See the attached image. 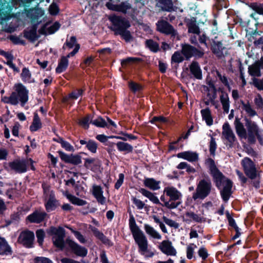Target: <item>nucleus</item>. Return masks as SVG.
Returning a JSON list of instances; mask_svg holds the SVG:
<instances>
[{
  "instance_id": "18",
  "label": "nucleus",
  "mask_w": 263,
  "mask_h": 263,
  "mask_svg": "<svg viewBox=\"0 0 263 263\" xmlns=\"http://www.w3.org/2000/svg\"><path fill=\"white\" fill-rule=\"evenodd\" d=\"M155 2L162 11L172 12L177 10V7L174 5L173 0H155Z\"/></svg>"
},
{
  "instance_id": "37",
  "label": "nucleus",
  "mask_w": 263,
  "mask_h": 263,
  "mask_svg": "<svg viewBox=\"0 0 263 263\" xmlns=\"http://www.w3.org/2000/svg\"><path fill=\"white\" fill-rule=\"evenodd\" d=\"M202 119L204 120L208 126H211L213 123V119L211 115V111L209 108L207 107L201 110Z\"/></svg>"
},
{
  "instance_id": "42",
  "label": "nucleus",
  "mask_w": 263,
  "mask_h": 263,
  "mask_svg": "<svg viewBox=\"0 0 263 263\" xmlns=\"http://www.w3.org/2000/svg\"><path fill=\"white\" fill-rule=\"evenodd\" d=\"M65 196L74 205H79V206H83L86 204L87 202L85 200H84L82 199H80L76 196L66 193L65 194Z\"/></svg>"
},
{
  "instance_id": "15",
  "label": "nucleus",
  "mask_w": 263,
  "mask_h": 263,
  "mask_svg": "<svg viewBox=\"0 0 263 263\" xmlns=\"http://www.w3.org/2000/svg\"><path fill=\"white\" fill-rule=\"evenodd\" d=\"M158 31L166 35H171L175 36L176 34V31L173 26L166 21L161 20L158 21L157 24Z\"/></svg>"
},
{
  "instance_id": "20",
  "label": "nucleus",
  "mask_w": 263,
  "mask_h": 263,
  "mask_svg": "<svg viewBox=\"0 0 263 263\" xmlns=\"http://www.w3.org/2000/svg\"><path fill=\"white\" fill-rule=\"evenodd\" d=\"M159 249L167 255L175 256L177 253L176 249L172 246V242L168 240L162 241L161 245L159 246Z\"/></svg>"
},
{
  "instance_id": "58",
  "label": "nucleus",
  "mask_w": 263,
  "mask_h": 263,
  "mask_svg": "<svg viewBox=\"0 0 263 263\" xmlns=\"http://www.w3.org/2000/svg\"><path fill=\"white\" fill-rule=\"evenodd\" d=\"M36 236L37 238V242L40 246H42L44 239L45 237V233L43 229H39L36 231Z\"/></svg>"
},
{
  "instance_id": "28",
  "label": "nucleus",
  "mask_w": 263,
  "mask_h": 263,
  "mask_svg": "<svg viewBox=\"0 0 263 263\" xmlns=\"http://www.w3.org/2000/svg\"><path fill=\"white\" fill-rule=\"evenodd\" d=\"M79 142L81 145H85V148L91 153L95 154L97 153L98 144L95 140L90 139L88 141L81 139Z\"/></svg>"
},
{
  "instance_id": "40",
  "label": "nucleus",
  "mask_w": 263,
  "mask_h": 263,
  "mask_svg": "<svg viewBox=\"0 0 263 263\" xmlns=\"http://www.w3.org/2000/svg\"><path fill=\"white\" fill-rule=\"evenodd\" d=\"M47 233L49 235H55L57 237H59L61 235H65V230L62 227L56 228L55 227L51 226L47 230Z\"/></svg>"
},
{
  "instance_id": "38",
  "label": "nucleus",
  "mask_w": 263,
  "mask_h": 263,
  "mask_svg": "<svg viewBox=\"0 0 263 263\" xmlns=\"http://www.w3.org/2000/svg\"><path fill=\"white\" fill-rule=\"evenodd\" d=\"M160 181H157L153 178H147L145 179V180H144V185L146 187L153 191L157 190L160 189Z\"/></svg>"
},
{
  "instance_id": "50",
  "label": "nucleus",
  "mask_w": 263,
  "mask_h": 263,
  "mask_svg": "<svg viewBox=\"0 0 263 263\" xmlns=\"http://www.w3.org/2000/svg\"><path fill=\"white\" fill-rule=\"evenodd\" d=\"M168 122V119L163 116H154L149 121V122L151 124H155L159 128H160V126L157 123V122H160L161 123H166Z\"/></svg>"
},
{
  "instance_id": "51",
  "label": "nucleus",
  "mask_w": 263,
  "mask_h": 263,
  "mask_svg": "<svg viewBox=\"0 0 263 263\" xmlns=\"http://www.w3.org/2000/svg\"><path fill=\"white\" fill-rule=\"evenodd\" d=\"M28 159L21 161L17 159V173H25L27 170Z\"/></svg>"
},
{
  "instance_id": "61",
  "label": "nucleus",
  "mask_w": 263,
  "mask_h": 263,
  "mask_svg": "<svg viewBox=\"0 0 263 263\" xmlns=\"http://www.w3.org/2000/svg\"><path fill=\"white\" fill-rule=\"evenodd\" d=\"M130 8L131 6L129 4L122 2L120 4L117 5V11L125 13L127 10Z\"/></svg>"
},
{
  "instance_id": "55",
  "label": "nucleus",
  "mask_w": 263,
  "mask_h": 263,
  "mask_svg": "<svg viewBox=\"0 0 263 263\" xmlns=\"http://www.w3.org/2000/svg\"><path fill=\"white\" fill-rule=\"evenodd\" d=\"M181 54L182 53H181V51H175L171 58L172 63L174 62L178 64L184 61L185 58H184L181 55Z\"/></svg>"
},
{
  "instance_id": "23",
  "label": "nucleus",
  "mask_w": 263,
  "mask_h": 263,
  "mask_svg": "<svg viewBox=\"0 0 263 263\" xmlns=\"http://www.w3.org/2000/svg\"><path fill=\"white\" fill-rule=\"evenodd\" d=\"M92 194L95 197L98 203L102 205L106 203V198L103 196V191L100 185H93L92 186Z\"/></svg>"
},
{
  "instance_id": "21",
  "label": "nucleus",
  "mask_w": 263,
  "mask_h": 263,
  "mask_svg": "<svg viewBox=\"0 0 263 263\" xmlns=\"http://www.w3.org/2000/svg\"><path fill=\"white\" fill-rule=\"evenodd\" d=\"M184 22L186 24L189 33H192L197 35L200 34V28L198 25L196 24V18L194 17L191 18L185 17Z\"/></svg>"
},
{
  "instance_id": "49",
  "label": "nucleus",
  "mask_w": 263,
  "mask_h": 263,
  "mask_svg": "<svg viewBox=\"0 0 263 263\" xmlns=\"http://www.w3.org/2000/svg\"><path fill=\"white\" fill-rule=\"evenodd\" d=\"M24 36L31 42L36 40L39 36L37 34V32L33 31L32 30H24Z\"/></svg>"
},
{
  "instance_id": "27",
  "label": "nucleus",
  "mask_w": 263,
  "mask_h": 263,
  "mask_svg": "<svg viewBox=\"0 0 263 263\" xmlns=\"http://www.w3.org/2000/svg\"><path fill=\"white\" fill-rule=\"evenodd\" d=\"M190 71L192 74L198 80L202 78V70L199 63L197 61H193L189 66Z\"/></svg>"
},
{
  "instance_id": "6",
  "label": "nucleus",
  "mask_w": 263,
  "mask_h": 263,
  "mask_svg": "<svg viewBox=\"0 0 263 263\" xmlns=\"http://www.w3.org/2000/svg\"><path fill=\"white\" fill-rule=\"evenodd\" d=\"M30 3L28 5L25 6L21 2L17 4L18 7H23L24 9L22 12L17 11V23L20 21V17L27 18L30 20L31 23L37 22L44 14V11L41 8H28L30 6Z\"/></svg>"
},
{
  "instance_id": "8",
  "label": "nucleus",
  "mask_w": 263,
  "mask_h": 263,
  "mask_svg": "<svg viewBox=\"0 0 263 263\" xmlns=\"http://www.w3.org/2000/svg\"><path fill=\"white\" fill-rule=\"evenodd\" d=\"M212 188L211 181L208 179H201L197 185L196 192L193 194V198L194 200L199 198L204 199L210 194Z\"/></svg>"
},
{
  "instance_id": "9",
  "label": "nucleus",
  "mask_w": 263,
  "mask_h": 263,
  "mask_svg": "<svg viewBox=\"0 0 263 263\" xmlns=\"http://www.w3.org/2000/svg\"><path fill=\"white\" fill-rule=\"evenodd\" d=\"M181 53L186 60H189L192 57H194L196 59H200L204 54L203 50H199L189 44H181Z\"/></svg>"
},
{
  "instance_id": "31",
  "label": "nucleus",
  "mask_w": 263,
  "mask_h": 263,
  "mask_svg": "<svg viewBox=\"0 0 263 263\" xmlns=\"http://www.w3.org/2000/svg\"><path fill=\"white\" fill-rule=\"evenodd\" d=\"M12 250L4 238L0 237V255H11Z\"/></svg>"
},
{
  "instance_id": "17",
  "label": "nucleus",
  "mask_w": 263,
  "mask_h": 263,
  "mask_svg": "<svg viewBox=\"0 0 263 263\" xmlns=\"http://www.w3.org/2000/svg\"><path fill=\"white\" fill-rule=\"evenodd\" d=\"M29 99V90L22 83H17V103L24 107Z\"/></svg>"
},
{
  "instance_id": "63",
  "label": "nucleus",
  "mask_w": 263,
  "mask_h": 263,
  "mask_svg": "<svg viewBox=\"0 0 263 263\" xmlns=\"http://www.w3.org/2000/svg\"><path fill=\"white\" fill-rule=\"evenodd\" d=\"M252 84L255 87H256L258 90L263 91V77L261 79L253 78L252 79Z\"/></svg>"
},
{
  "instance_id": "47",
  "label": "nucleus",
  "mask_w": 263,
  "mask_h": 263,
  "mask_svg": "<svg viewBox=\"0 0 263 263\" xmlns=\"http://www.w3.org/2000/svg\"><path fill=\"white\" fill-rule=\"evenodd\" d=\"M145 45L151 51L154 53L157 52L160 50L159 44L152 39L147 40L145 42Z\"/></svg>"
},
{
  "instance_id": "45",
  "label": "nucleus",
  "mask_w": 263,
  "mask_h": 263,
  "mask_svg": "<svg viewBox=\"0 0 263 263\" xmlns=\"http://www.w3.org/2000/svg\"><path fill=\"white\" fill-rule=\"evenodd\" d=\"M144 227L146 233L154 238L158 239L161 238L160 234L149 224H145Z\"/></svg>"
},
{
  "instance_id": "30",
  "label": "nucleus",
  "mask_w": 263,
  "mask_h": 263,
  "mask_svg": "<svg viewBox=\"0 0 263 263\" xmlns=\"http://www.w3.org/2000/svg\"><path fill=\"white\" fill-rule=\"evenodd\" d=\"M139 192L144 196L148 198L149 200L154 203L159 204L163 206V203L160 202L158 197L155 196L156 193H152L144 188H140L139 190Z\"/></svg>"
},
{
  "instance_id": "12",
  "label": "nucleus",
  "mask_w": 263,
  "mask_h": 263,
  "mask_svg": "<svg viewBox=\"0 0 263 263\" xmlns=\"http://www.w3.org/2000/svg\"><path fill=\"white\" fill-rule=\"evenodd\" d=\"M34 240V233L30 230H26L20 233L17 239V242L22 243L27 248H31L33 247Z\"/></svg>"
},
{
  "instance_id": "64",
  "label": "nucleus",
  "mask_w": 263,
  "mask_h": 263,
  "mask_svg": "<svg viewBox=\"0 0 263 263\" xmlns=\"http://www.w3.org/2000/svg\"><path fill=\"white\" fill-rule=\"evenodd\" d=\"M34 263H53L49 258L43 256H37L34 258Z\"/></svg>"
},
{
  "instance_id": "54",
  "label": "nucleus",
  "mask_w": 263,
  "mask_h": 263,
  "mask_svg": "<svg viewBox=\"0 0 263 263\" xmlns=\"http://www.w3.org/2000/svg\"><path fill=\"white\" fill-rule=\"evenodd\" d=\"M143 60L141 58L136 57H128L126 59H123L121 61V64L123 67L126 66L127 65L133 63L142 62Z\"/></svg>"
},
{
  "instance_id": "13",
  "label": "nucleus",
  "mask_w": 263,
  "mask_h": 263,
  "mask_svg": "<svg viewBox=\"0 0 263 263\" xmlns=\"http://www.w3.org/2000/svg\"><path fill=\"white\" fill-rule=\"evenodd\" d=\"M261 69H263V56L249 66L248 72L250 76L257 78L261 76Z\"/></svg>"
},
{
  "instance_id": "5",
  "label": "nucleus",
  "mask_w": 263,
  "mask_h": 263,
  "mask_svg": "<svg viewBox=\"0 0 263 263\" xmlns=\"http://www.w3.org/2000/svg\"><path fill=\"white\" fill-rule=\"evenodd\" d=\"M181 193L176 187L167 186L164 189L160 200L163 202V206L168 209H174L181 203L178 200L181 199Z\"/></svg>"
},
{
  "instance_id": "29",
  "label": "nucleus",
  "mask_w": 263,
  "mask_h": 263,
  "mask_svg": "<svg viewBox=\"0 0 263 263\" xmlns=\"http://www.w3.org/2000/svg\"><path fill=\"white\" fill-rule=\"evenodd\" d=\"M85 89H76L73 91H72L67 96H65L62 99V102L63 103H67L70 99L77 100L79 97H81L83 95Z\"/></svg>"
},
{
  "instance_id": "52",
  "label": "nucleus",
  "mask_w": 263,
  "mask_h": 263,
  "mask_svg": "<svg viewBox=\"0 0 263 263\" xmlns=\"http://www.w3.org/2000/svg\"><path fill=\"white\" fill-rule=\"evenodd\" d=\"M64 237L65 235L56 237L54 240H53L54 246L60 249L61 250H63L65 248V241L64 240Z\"/></svg>"
},
{
  "instance_id": "16",
  "label": "nucleus",
  "mask_w": 263,
  "mask_h": 263,
  "mask_svg": "<svg viewBox=\"0 0 263 263\" xmlns=\"http://www.w3.org/2000/svg\"><path fill=\"white\" fill-rule=\"evenodd\" d=\"M47 216V214L45 212L35 210L27 216L26 220L30 223L39 224L44 221Z\"/></svg>"
},
{
  "instance_id": "44",
  "label": "nucleus",
  "mask_w": 263,
  "mask_h": 263,
  "mask_svg": "<svg viewBox=\"0 0 263 263\" xmlns=\"http://www.w3.org/2000/svg\"><path fill=\"white\" fill-rule=\"evenodd\" d=\"M247 5L255 11L254 13L263 15V4L257 2L248 3Z\"/></svg>"
},
{
  "instance_id": "10",
  "label": "nucleus",
  "mask_w": 263,
  "mask_h": 263,
  "mask_svg": "<svg viewBox=\"0 0 263 263\" xmlns=\"http://www.w3.org/2000/svg\"><path fill=\"white\" fill-rule=\"evenodd\" d=\"M136 242L138 244L139 249L142 252L147 251V240L138 226L130 228Z\"/></svg>"
},
{
  "instance_id": "46",
  "label": "nucleus",
  "mask_w": 263,
  "mask_h": 263,
  "mask_svg": "<svg viewBox=\"0 0 263 263\" xmlns=\"http://www.w3.org/2000/svg\"><path fill=\"white\" fill-rule=\"evenodd\" d=\"M93 115L90 114L86 115L79 122V124L82 126L85 129H88L89 128V123L92 120Z\"/></svg>"
},
{
  "instance_id": "39",
  "label": "nucleus",
  "mask_w": 263,
  "mask_h": 263,
  "mask_svg": "<svg viewBox=\"0 0 263 263\" xmlns=\"http://www.w3.org/2000/svg\"><path fill=\"white\" fill-rule=\"evenodd\" d=\"M14 91L12 92L9 97H3L2 98V101L5 103L16 105V83L13 86Z\"/></svg>"
},
{
  "instance_id": "36",
  "label": "nucleus",
  "mask_w": 263,
  "mask_h": 263,
  "mask_svg": "<svg viewBox=\"0 0 263 263\" xmlns=\"http://www.w3.org/2000/svg\"><path fill=\"white\" fill-rule=\"evenodd\" d=\"M58 202L54 195L50 194L48 201L45 203V207L46 211L49 212L54 210L57 206V203Z\"/></svg>"
},
{
  "instance_id": "11",
  "label": "nucleus",
  "mask_w": 263,
  "mask_h": 263,
  "mask_svg": "<svg viewBox=\"0 0 263 263\" xmlns=\"http://www.w3.org/2000/svg\"><path fill=\"white\" fill-rule=\"evenodd\" d=\"M58 153L62 161L66 164H70L75 166L82 163V157L80 155V154L87 155L84 152L80 153L79 154H67L62 151H59Z\"/></svg>"
},
{
  "instance_id": "62",
  "label": "nucleus",
  "mask_w": 263,
  "mask_h": 263,
  "mask_svg": "<svg viewBox=\"0 0 263 263\" xmlns=\"http://www.w3.org/2000/svg\"><path fill=\"white\" fill-rule=\"evenodd\" d=\"M236 173L242 186L248 183L250 184V179L246 175L245 176L242 172L237 171Z\"/></svg>"
},
{
  "instance_id": "26",
  "label": "nucleus",
  "mask_w": 263,
  "mask_h": 263,
  "mask_svg": "<svg viewBox=\"0 0 263 263\" xmlns=\"http://www.w3.org/2000/svg\"><path fill=\"white\" fill-rule=\"evenodd\" d=\"M84 166L87 169H90L92 172H96L101 166V162L96 161L95 158H85Z\"/></svg>"
},
{
  "instance_id": "56",
  "label": "nucleus",
  "mask_w": 263,
  "mask_h": 263,
  "mask_svg": "<svg viewBox=\"0 0 263 263\" xmlns=\"http://www.w3.org/2000/svg\"><path fill=\"white\" fill-rule=\"evenodd\" d=\"M69 230H70L72 233H73L77 239L82 243H85L86 240L84 238V236L78 231H76L72 229L71 227H67Z\"/></svg>"
},
{
  "instance_id": "19",
  "label": "nucleus",
  "mask_w": 263,
  "mask_h": 263,
  "mask_svg": "<svg viewBox=\"0 0 263 263\" xmlns=\"http://www.w3.org/2000/svg\"><path fill=\"white\" fill-rule=\"evenodd\" d=\"M211 50L218 59L224 57L223 50L226 47L223 46L222 41H216L212 40L211 45Z\"/></svg>"
},
{
  "instance_id": "59",
  "label": "nucleus",
  "mask_w": 263,
  "mask_h": 263,
  "mask_svg": "<svg viewBox=\"0 0 263 263\" xmlns=\"http://www.w3.org/2000/svg\"><path fill=\"white\" fill-rule=\"evenodd\" d=\"M185 216L192 218L194 221L197 222L205 221V219L203 217H200L197 214L192 212H186L185 213Z\"/></svg>"
},
{
  "instance_id": "34",
  "label": "nucleus",
  "mask_w": 263,
  "mask_h": 263,
  "mask_svg": "<svg viewBox=\"0 0 263 263\" xmlns=\"http://www.w3.org/2000/svg\"><path fill=\"white\" fill-rule=\"evenodd\" d=\"M42 127L41 119L37 112L34 113L33 121L29 127L31 132H35L39 130Z\"/></svg>"
},
{
  "instance_id": "3",
  "label": "nucleus",
  "mask_w": 263,
  "mask_h": 263,
  "mask_svg": "<svg viewBox=\"0 0 263 263\" xmlns=\"http://www.w3.org/2000/svg\"><path fill=\"white\" fill-rule=\"evenodd\" d=\"M111 23L110 29L115 35H120L122 39L129 43L133 40V36L128 29L130 27L128 20L121 16L114 15L109 18Z\"/></svg>"
},
{
  "instance_id": "25",
  "label": "nucleus",
  "mask_w": 263,
  "mask_h": 263,
  "mask_svg": "<svg viewBox=\"0 0 263 263\" xmlns=\"http://www.w3.org/2000/svg\"><path fill=\"white\" fill-rule=\"evenodd\" d=\"M262 31L259 30L258 28V23L255 24V29L251 31L247 32L246 37L249 42L253 43L255 45V41L258 39V36H260Z\"/></svg>"
},
{
  "instance_id": "22",
  "label": "nucleus",
  "mask_w": 263,
  "mask_h": 263,
  "mask_svg": "<svg viewBox=\"0 0 263 263\" xmlns=\"http://www.w3.org/2000/svg\"><path fill=\"white\" fill-rule=\"evenodd\" d=\"M177 157L189 162H193L198 161L199 155L196 152L185 151L177 154Z\"/></svg>"
},
{
  "instance_id": "57",
  "label": "nucleus",
  "mask_w": 263,
  "mask_h": 263,
  "mask_svg": "<svg viewBox=\"0 0 263 263\" xmlns=\"http://www.w3.org/2000/svg\"><path fill=\"white\" fill-rule=\"evenodd\" d=\"M128 85L130 90L134 93H136L143 89V86L141 85L132 81L128 82Z\"/></svg>"
},
{
  "instance_id": "48",
  "label": "nucleus",
  "mask_w": 263,
  "mask_h": 263,
  "mask_svg": "<svg viewBox=\"0 0 263 263\" xmlns=\"http://www.w3.org/2000/svg\"><path fill=\"white\" fill-rule=\"evenodd\" d=\"M90 123L98 127L104 128L106 127L107 128H109V126H108L107 122L101 116H99L95 120H91L90 121Z\"/></svg>"
},
{
  "instance_id": "4",
  "label": "nucleus",
  "mask_w": 263,
  "mask_h": 263,
  "mask_svg": "<svg viewBox=\"0 0 263 263\" xmlns=\"http://www.w3.org/2000/svg\"><path fill=\"white\" fill-rule=\"evenodd\" d=\"M241 165L245 175L250 179V185L255 189L260 187L261 172L255 162L249 157H245L241 161Z\"/></svg>"
},
{
  "instance_id": "60",
  "label": "nucleus",
  "mask_w": 263,
  "mask_h": 263,
  "mask_svg": "<svg viewBox=\"0 0 263 263\" xmlns=\"http://www.w3.org/2000/svg\"><path fill=\"white\" fill-rule=\"evenodd\" d=\"M217 148V144L215 141V138L211 137L210 144H209V151L210 155L213 157L215 155V152Z\"/></svg>"
},
{
  "instance_id": "53",
  "label": "nucleus",
  "mask_w": 263,
  "mask_h": 263,
  "mask_svg": "<svg viewBox=\"0 0 263 263\" xmlns=\"http://www.w3.org/2000/svg\"><path fill=\"white\" fill-rule=\"evenodd\" d=\"M229 3L228 0H216L214 7L217 10L220 11L223 8H227L229 7Z\"/></svg>"
},
{
  "instance_id": "24",
  "label": "nucleus",
  "mask_w": 263,
  "mask_h": 263,
  "mask_svg": "<svg viewBox=\"0 0 263 263\" xmlns=\"http://www.w3.org/2000/svg\"><path fill=\"white\" fill-rule=\"evenodd\" d=\"M91 231L93 233V235L99 240H100L103 244L108 245V246H111L112 243L111 241L101 231H100L98 228L91 226Z\"/></svg>"
},
{
  "instance_id": "43",
  "label": "nucleus",
  "mask_w": 263,
  "mask_h": 263,
  "mask_svg": "<svg viewBox=\"0 0 263 263\" xmlns=\"http://www.w3.org/2000/svg\"><path fill=\"white\" fill-rule=\"evenodd\" d=\"M21 78L24 83H31L34 82L32 80L31 73L28 68L24 67L21 73Z\"/></svg>"
},
{
  "instance_id": "2",
  "label": "nucleus",
  "mask_w": 263,
  "mask_h": 263,
  "mask_svg": "<svg viewBox=\"0 0 263 263\" xmlns=\"http://www.w3.org/2000/svg\"><path fill=\"white\" fill-rule=\"evenodd\" d=\"M245 125L248 134L243 124L241 122L240 119L236 117L234 121L236 132L240 139H247L248 142L250 144H254L257 138L259 144L263 145L262 138L259 134V128L256 123L251 119L245 117L244 118Z\"/></svg>"
},
{
  "instance_id": "32",
  "label": "nucleus",
  "mask_w": 263,
  "mask_h": 263,
  "mask_svg": "<svg viewBox=\"0 0 263 263\" xmlns=\"http://www.w3.org/2000/svg\"><path fill=\"white\" fill-rule=\"evenodd\" d=\"M220 101L224 112L228 114L229 111L230 102L228 94L224 90H221V95L220 96Z\"/></svg>"
},
{
  "instance_id": "33",
  "label": "nucleus",
  "mask_w": 263,
  "mask_h": 263,
  "mask_svg": "<svg viewBox=\"0 0 263 263\" xmlns=\"http://www.w3.org/2000/svg\"><path fill=\"white\" fill-rule=\"evenodd\" d=\"M68 64V59L65 56H62L59 60L58 66L55 68V72L59 74L64 72L67 69Z\"/></svg>"
},
{
  "instance_id": "14",
  "label": "nucleus",
  "mask_w": 263,
  "mask_h": 263,
  "mask_svg": "<svg viewBox=\"0 0 263 263\" xmlns=\"http://www.w3.org/2000/svg\"><path fill=\"white\" fill-rule=\"evenodd\" d=\"M66 242L70 248L71 251L77 256L84 257L87 255L88 251L86 248L80 246L75 241L70 239H66Z\"/></svg>"
},
{
  "instance_id": "7",
  "label": "nucleus",
  "mask_w": 263,
  "mask_h": 263,
  "mask_svg": "<svg viewBox=\"0 0 263 263\" xmlns=\"http://www.w3.org/2000/svg\"><path fill=\"white\" fill-rule=\"evenodd\" d=\"M16 0H12V2L5 0H0V24H3L10 20L11 18L16 17V13H13V7L16 9Z\"/></svg>"
},
{
  "instance_id": "35",
  "label": "nucleus",
  "mask_w": 263,
  "mask_h": 263,
  "mask_svg": "<svg viewBox=\"0 0 263 263\" xmlns=\"http://www.w3.org/2000/svg\"><path fill=\"white\" fill-rule=\"evenodd\" d=\"M118 150L120 152H124L125 154L132 153L133 151V147L128 143L119 141L116 143Z\"/></svg>"
},
{
  "instance_id": "1",
  "label": "nucleus",
  "mask_w": 263,
  "mask_h": 263,
  "mask_svg": "<svg viewBox=\"0 0 263 263\" xmlns=\"http://www.w3.org/2000/svg\"><path fill=\"white\" fill-rule=\"evenodd\" d=\"M205 164L209 169V174L212 176L215 186L218 190H221L220 194L222 200L227 202L232 194V181L225 176L219 170L212 158L206 159Z\"/></svg>"
},
{
  "instance_id": "41",
  "label": "nucleus",
  "mask_w": 263,
  "mask_h": 263,
  "mask_svg": "<svg viewBox=\"0 0 263 263\" xmlns=\"http://www.w3.org/2000/svg\"><path fill=\"white\" fill-rule=\"evenodd\" d=\"M240 103L242 105L241 108L242 110H245L250 117H253L257 115V112L252 108L249 101H247L246 103L242 100H240Z\"/></svg>"
}]
</instances>
